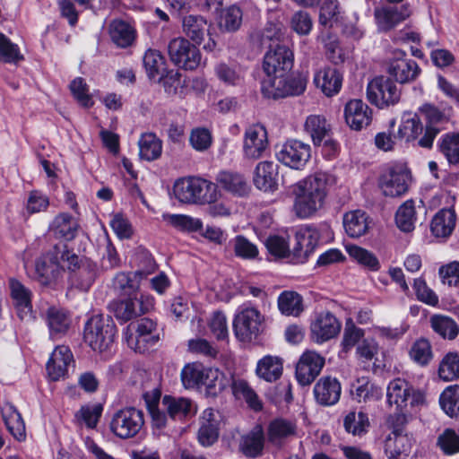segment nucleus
<instances>
[{"instance_id":"obj_1","label":"nucleus","mask_w":459,"mask_h":459,"mask_svg":"<svg viewBox=\"0 0 459 459\" xmlns=\"http://www.w3.org/2000/svg\"><path fill=\"white\" fill-rule=\"evenodd\" d=\"M334 178L325 172H316L297 182L292 188L293 212L301 219L313 218L326 201Z\"/></svg>"},{"instance_id":"obj_2","label":"nucleus","mask_w":459,"mask_h":459,"mask_svg":"<svg viewBox=\"0 0 459 459\" xmlns=\"http://www.w3.org/2000/svg\"><path fill=\"white\" fill-rule=\"evenodd\" d=\"M116 333L117 327L112 319L95 315L85 324L83 340L93 351L102 353L110 349Z\"/></svg>"},{"instance_id":"obj_3","label":"nucleus","mask_w":459,"mask_h":459,"mask_svg":"<svg viewBox=\"0 0 459 459\" xmlns=\"http://www.w3.org/2000/svg\"><path fill=\"white\" fill-rule=\"evenodd\" d=\"M386 396L388 404L395 406L399 412H403L408 406L412 412H416L428 404L425 394L414 389L402 378L394 379L389 383Z\"/></svg>"},{"instance_id":"obj_4","label":"nucleus","mask_w":459,"mask_h":459,"mask_svg":"<svg viewBox=\"0 0 459 459\" xmlns=\"http://www.w3.org/2000/svg\"><path fill=\"white\" fill-rule=\"evenodd\" d=\"M144 425L143 412L134 407H126L116 411L110 420L111 432L121 439L134 437Z\"/></svg>"},{"instance_id":"obj_5","label":"nucleus","mask_w":459,"mask_h":459,"mask_svg":"<svg viewBox=\"0 0 459 459\" xmlns=\"http://www.w3.org/2000/svg\"><path fill=\"white\" fill-rule=\"evenodd\" d=\"M155 331L156 324L149 318H143L128 325L123 334L130 349L136 352H144L157 342Z\"/></svg>"},{"instance_id":"obj_6","label":"nucleus","mask_w":459,"mask_h":459,"mask_svg":"<svg viewBox=\"0 0 459 459\" xmlns=\"http://www.w3.org/2000/svg\"><path fill=\"white\" fill-rule=\"evenodd\" d=\"M411 183V171L403 163L390 165L379 179L380 189L385 195L390 197H397L406 194Z\"/></svg>"},{"instance_id":"obj_7","label":"nucleus","mask_w":459,"mask_h":459,"mask_svg":"<svg viewBox=\"0 0 459 459\" xmlns=\"http://www.w3.org/2000/svg\"><path fill=\"white\" fill-rule=\"evenodd\" d=\"M264 317L255 307H242L233 320L236 337L241 342L255 339L263 330Z\"/></svg>"},{"instance_id":"obj_8","label":"nucleus","mask_w":459,"mask_h":459,"mask_svg":"<svg viewBox=\"0 0 459 459\" xmlns=\"http://www.w3.org/2000/svg\"><path fill=\"white\" fill-rule=\"evenodd\" d=\"M168 52L170 60L180 68L195 70L201 65L200 50L185 38L171 39L168 46Z\"/></svg>"},{"instance_id":"obj_9","label":"nucleus","mask_w":459,"mask_h":459,"mask_svg":"<svg viewBox=\"0 0 459 459\" xmlns=\"http://www.w3.org/2000/svg\"><path fill=\"white\" fill-rule=\"evenodd\" d=\"M277 160L293 169H302L311 157V147L299 140H289L276 151Z\"/></svg>"},{"instance_id":"obj_10","label":"nucleus","mask_w":459,"mask_h":459,"mask_svg":"<svg viewBox=\"0 0 459 459\" xmlns=\"http://www.w3.org/2000/svg\"><path fill=\"white\" fill-rule=\"evenodd\" d=\"M293 51L285 45L271 46L264 56L263 69L266 76L287 74L293 67Z\"/></svg>"},{"instance_id":"obj_11","label":"nucleus","mask_w":459,"mask_h":459,"mask_svg":"<svg viewBox=\"0 0 459 459\" xmlns=\"http://www.w3.org/2000/svg\"><path fill=\"white\" fill-rule=\"evenodd\" d=\"M400 90L389 78L378 76L370 81L367 88V97L370 103L384 108L398 102Z\"/></svg>"},{"instance_id":"obj_12","label":"nucleus","mask_w":459,"mask_h":459,"mask_svg":"<svg viewBox=\"0 0 459 459\" xmlns=\"http://www.w3.org/2000/svg\"><path fill=\"white\" fill-rule=\"evenodd\" d=\"M212 25L201 15L189 14L183 18L182 29L184 34L195 44L200 45L205 36H208V41L204 45V49L212 52L217 47V43L212 37Z\"/></svg>"},{"instance_id":"obj_13","label":"nucleus","mask_w":459,"mask_h":459,"mask_svg":"<svg viewBox=\"0 0 459 459\" xmlns=\"http://www.w3.org/2000/svg\"><path fill=\"white\" fill-rule=\"evenodd\" d=\"M341 328L340 321L329 311L317 313L310 325L311 336L316 343H323L336 337Z\"/></svg>"},{"instance_id":"obj_14","label":"nucleus","mask_w":459,"mask_h":459,"mask_svg":"<svg viewBox=\"0 0 459 459\" xmlns=\"http://www.w3.org/2000/svg\"><path fill=\"white\" fill-rule=\"evenodd\" d=\"M325 360L323 356L314 351H305L296 366V378L302 385H310L320 374Z\"/></svg>"},{"instance_id":"obj_15","label":"nucleus","mask_w":459,"mask_h":459,"mask_svg":"<svg viewBox=\"0 0 459 459\" xmlns=\"http://www.w3.org/2000/svg\"><path fill=\"white\" fill-rule=\"evenodd\" d=\"M268 147L267 132L261 125L249 126L244 134L243 154L247 159H259Z\"/></svg>"},{"instance_id":"obj_16","label":"nucleus","mask_w":459,"mask_h":459,"mask_svg":"<svg viewBox=\"0 0 459 459\" xmlns=\"http://www.w3.org/2000/svg\"><path fill=\"white\" fill-rule=\"evenodd\" d=\"M74 362V356L69 347L65 345L56 347L47 362L49 378L53 381L65 378Z\"/></svg>"},{"instance_id":"obj_17","label":"nucleus","mask_w":459,"mask_h":459,"mask_svg":"<svg viewBox=\"0 0 459 459\" xmlns=\"http://www.w3.org/2000/svg\"><path fill=\"white\" fill-rule=\"evenodd\" d=\"M344 118L351 129L359 131L370 125L372 110L361 100H351L344 107Z\"/></svg>"},{"instance_id":"obj_18","label":"nucleus","mask_w":459,"mask_h":459,"mask_svg":"<svg viewBox=\"0 0 459 459\" xmlns=\"http://www.w3.org/2000/svg\"><path fill=\"white\" fill-rule=\"evenodd\" d=\"M296 246L293 255L296 263H304L313 253L318 244L320 233L317 229L307 226L299 229L296 233Z\"/></svg>"},{"instance_id":"obj_19","label":"nucleus","mask_w":459,"mask_h":459,"mask_svg":"<svg viewBox=\"0 0 459 459\" xmlns=\"http://www.w3.org/2000/svg\"><path fill=\"white\" fill-rule=\"evenodd\" d=\"M313 393L317 403L332 406L340 400L342 386L335 377H324L316 382Z\"/></svg>"},{"instance_id":"obj_20","label":"nucleus","mask_w":459,"mask_h":459,"mask_svg":"<svg viewBox=\"0 0 459 459\" xmlns=\"http://www.w3.org/2000/svg\"><path fill=\"white\" fill-rule=\"evenodd\" d=\"M314 83L327 96L336 95L342 85V75L335 67L325 66L314 74Z\"/></svg>"},{"instance_id":"obj_21","label":"nucleus","mask_w":459,"mask_h":459,"mask_svg":"<svg viewBox=\"0 0 459 459\" xmlns=\"http://www.w3.org/2000/svg\"><path fill=\"white\" fill-rule=\"evenodd\" d=\"M414 444L407 434L393 432L385 441V454L388 459H407Z\"/></svg>"},{"instance_id":"obj_22","label":"nucleus","mask_w":459,"mask_h":459,"mask_svg":"<svg viewBox=\"0 0 459 459\" xmlns=\"http://www.w3.org/2000/svg\"><path fill=\"white\" fill-rule=\"evenodd\" d=\"M9 287L13 306L21 319L30 318L32 312L31 291L15 279L10 280Z\"/></svg>"},{"instance_id":"obj_23","label":"nucleus","mask_w":459,"mask_h":459,"mask_svg":"<svg viewBox=\"0 0 459 459\" xmlns=\"http://www.w3.org/2000/svg\"><path fill=\"white\" fill-rule=\"evenodd\" d=\"M278 176L277 164L269 160L261 161L255 169L254 184L264 192L273 191L277 187Z\"/></svg>"},{"instance_id":"obj_24","label":"nucleus","mask_w":459,"mask_h":459,"mask_svg":"<svg viewBox=\"0 0 459 459\" xmlns=\"http://www.w3.org/2000/svg\"><path fill=\"white\" fill-rule=\"evenodd\" d=\"M411 14L405 5L400 7L389 6L376 9L375 18L380 30H388L404 21Z\"/></svg>"},{"instance_id":"obj_25","label":"nucleus","mask_w":459,"mask_h":459,"mask_svg":"<svg viewBox=\"0 0 459 459\" xmlns=\"http://www.w3.org/2000/svg\"><path fill=\"white\" fill-rule=\"evenodd\" d=\"M331 124L323 115L313 114L307 117L304 131L310 136L314 145L319 146L330 135Z\"/></svg>"},{"instance_id":"obj_26","label":"nucleus","mask_w":459,"mask_h":459,"mask_svg":"<svg viewBox=\"0 0 459 459\" xmlns=\"http://www.w3.org/2000/svg\"><path fill=\"white\" fill-rule=\"evenodd\" d=\"M218 420L212 408L205 409L200 417L198 441L204 446H212L218 438Z\"/></svg>"},{"instance_id":"obj_27","label":"nucleus","mask_w":459,"mask_h":459,"mask_svg":"<svg viewBox=\"0 0 459 459\" xmlns=\"http://www.w3.org/2000/svg\"><path fill=\"white\" fill-rule=\"evenodd\" d=\"M58 256L53 255L52 252L39 258L35 264V278L44 286L50 285L58 275Z\"/></svg>"},{"instance_id":"obj_28","label":"nucleus","mask_w":459,"mask_h":459,"mask_svg":"<svg viewBox=\"0 0 459 459\" xmlns=\"http://www.w3.org/2000/svg\"><path fill=\"white\" fill-rule=\"evenodd\" d=\"M343 228L351 238H356L365 235L369 230V217L361 210H354L343 215Z\"/></svg>"},{"instance_id":"obj_29","label":"nucleus","mask_w":459,"mask_h":459,"mask_svg":"<svg viewBox=\"0 0 459 459\" xmlns=\"http://www.w3.org/2000/svg\"><path fill=\"white\" fill-rule=\"evenodd\" d=\"M456 213L452 209L438 211L431 220L430 230L436 238H447L455 230Z\"/></svg>"},{"instance_id":"obj_30","label":"nucleus","mask_w":459,"mask_h":459,"mask_svg":"<svg viewBox=\"0 0 459 459\" xmlns=\"http://www.w3.org/2000/svg\"><path fill=\"white\" fill-rule=\"evenodd\" d=\"M46 323L50 338L56 340L66 333L70 326V318L65 310L50 307L46 312Z\"/></svg>"},{"instance_id":"obj_31","label":"nucleus","mask_w":459,"mask_h":459,"mask_svg":"<svg viewBox=\"0 0 459 459\" xmlns=\"http://www.w3.org/2000/svg\"><path fill=\"white\" fill-rule=\"evenodd\" d=\"M217 184L225 191L243 196L248 193L249 186L243 175L233 171H221L216 177Z\"/></svg>"},{"instance_id":"obj_32","label":"nucleus","mask_w":459,"mask_h":459,"mask_svg":"<svg viewBox=\"0 0 459 459\" xmlns=\"http://www.w3.org/2000/svg\"><path fill=\"white\" fill-rule=\"evenodd\" d=\"M283 361L280 357L266 355L258 360L255 373L259 378L267 382H274L281 377Z\"/></svg>"},{"instance_id":"obj_33","label":"nucleus","mask_w":459,"mask_h":459,"mask_svg":"<svg viewBox=\"0 0 459 459\" xmlns=\"http://www.w3.org/2000/svg\"><path fill=\"white\" fill-rule=\"evenodd\" d=\"M48 229L56 238L71 240L76 235L78 223L72 215L64 212L54 218Z\"/></svg>"},{"instance_id":"obj_34","label":"nucleus","mask_w":459,"mask_h":459,"mask_svg":"<svg viewBox=\"0 0 459 459\" xmlns=\"http://www.w3.org/2000/svg\"><path fill=\"white\" fill-rule=\"evenodd\" d=\"M389 74L401 83L411 82L419 75L420 67L411 59L396 58L389 65Z\"/></svg>"},{"instance_id":"obj_35","label":"nucleus","mask_w":459,"mask_h":459,"mask_svg":"<svg viewBox=\"0 0 459 459\" xmlns=\"http://www.w3.org/2000/svg\"><path fill=\"white\" fill-rule=\"evenodd\" d=\"M2 416L9 432L19 441L24 440L26 437L24 421L10 403H5L2 407Z\"/></svg>"},{"instance_id":"obj_36","label":"nucleus","mask_w":459,"mask_h":459,"mask_svg":"<svg viewBox=\"0 0 459 459\" xmlns=\"http://www.w3.org/2000/svg\"><path fill=\"white\" fill-rule=\"evenodd\" d=\"M264 444V431L261 426H255L242 437L240 449L247 457H257L262 454Z\"/></svg>"},{"instance_id":"obj_37","label":"nucleus","mask_w":459,"mask_h":459,"mask_svg":"<svg viewBox=\"0 0 459 459\" xmlns=\"http://www.w3.org/2000/svg\"><path fill=\"white\" fill-rule=\"evenodd\" d=\"M109 34L113 42L121 48L130 46L135 38L134 27L122 20H115L110 23Z\"/></svg>"},{"instance_id":"obj_38","label":"nucleus","mask_w":459,"mask_h":459,"mask_svg":"<svg viewBox=\"0 0 459 459\" xmlns=\"http://www.w3.org/2000/svg\"><path fill=\"white\" fill-rule=\"evenodd\" d=\"M161 405L169 417L174 420L186 417L193 411L192 402L183 397L165 395L162 398Z\"/></svg>"},{"instance_id":"obj_39","label":"nucleus","mask_w":459,"mask_h":459,"mask_svg":"<svg viewBox=\"0 0 459 459\" xmlns=\"http://www.w3.org/2000/svg\"><path fill=\"white\" fill-rule=\"evenodd\" d=\"M163 221L178 230L185 232H196L203 229V221L186 214L164 213Z\"/></svg>"},{"instance_id":"obj_40","label":"nucleus","mask_w":459,"mask_h":459,"mask_svg":"<svg viewBox=\"0 0 459 459\" xmlns=\"http://www.w3.org/2000/svg\"><path fill=\"white\" fill-rule=\"evenodd\" d=\"M141 279L135 273H117L113 279V287L121 295L133 297L138 293Z\"/></svg>"},{"instance_id":"obj_41","label":"nucleus","mask_w":459,"mask_h":459,"mask_svg":"<svg viewBox=\"0 0 459 459\" xmlns=\"http://www.w3.org/2000/svg\"><path fill=\"white\" fill-rule=\"evenodd\" d=\"M422 125L416 114L404 112L398 129V138L404 139L406 142L414 141L422 133Z\"/></svg>"},{"instance_id":"obj_42","label":"nucleus","mask_w":459,"mask_h":459,"mask_svg":"<svg viewBox=\"0 0 459 459\" xmlns=\"http://www.w3.org/2000/svg\"><path fill=\"white\" fill-rule=\"evenodd\" d=\"M232 392L237 399H243L254 411L262 410L263 403L257 394L244 379H234L232 382Z\"/></svg>"},{"instance_id":"obj_43","label":"nucleus","mask_w":459,"mask_h":459,"mask_svg":"<svg viewBox=\"0 0 459 459\" xmlns=\"http://www.w3.org/2000/svg\"><path fill=\"white\" fill-rule=\"evenodd\" d=\"M204 376L206 377V380L203 388H204L207 395L216 396L221 393L230 383V379L218 368L207 367Z\"/></svg>"},{"instance_id":"obj_44","label":"nucleus","mask_w":459,"mask_h":459,"mask_svg":"<svg viewBox=\"0 0 459 459\" xmlns=\"http://www.w3.org/2000/svg\"><path fill=\"white\" fill-rule=\"evenodd\" d=\"M432 329L445 339L453 340L459 333L458 324L450 316L445 315H433L430 317Z\"/></svg>"},{"instance_id":"obj_45","label":"nucleus","mask_w":459,"mask_h":459,"mask_svg":"<svg viewBox=\"0 0 459 459\" xmlns=\"http://www.w3.org/2000/svg\"><path fill=\"white\" fill-rule=\"evenodd\" d=\"M296 431V425L284 419H276L268 426L269 441L279 445L285 438L293 436Z\"/></svg>"},{"instance_id":"obj_46","label":"nucleus","mask_w":459,"mask_h":459,"mask_svg":"<svg viewBox=\"0 0 459 459\" xmlns=\"http://www.w3.org/2000/svg\"><path fill=\"white\" fill-rule=\"evenodd\" d=\"M438 147L449 164H459V133L443 134L438 141Z\"/></svg>"},{"instance_id":"obj_47","label":"nucleus","mask_w":459,"mask_h":459,"mask_svg":"<svg viewBox=\"0 0 459 459\" xmlns=\"http://www.w3.org/2000/svg\"><path fill=\"white\" fill-rule=\"evenodd\" d=\"M278 307L285 316H299L303 311L302 298L295 291H283L278 298Z\"/></svg>"},{"instance_id":"obj_48","label":"nucleus","mask_w":459,"mask_h":459,"mask_svg":"<svg viewBox=\"0 0 459 459\" xmlns=\"http://www.w3.org/2000/svg\"><path fill=\"white\" fill-rule=\"evenodd\" d=\"M138 144L139 155L143 160L152 161L158 159L161 154V142L153 134H143Z\"/></svg>"},{"instance_id":"obj_49","label":"nucleus","mask_w":459,"mask_h":459,"mask_svg":"<svg viewBox=\"0 0 459 459\" xmlns=\"http://www.w3.org/2000/svg\"><path fill=\"white\" fill-rule=\"evenodd\" d=\"M195 195L194 204H211L220 198L221 192L217 184L198 177Z\"/></svg>"},{"instance_id":"obj_50","label":"nucleus","mask_w":459,"mask_h":459,"mask_svg":"<svg viewBox=\"0 0 459 459\" xmlns=\"http://www.w3.org/2000/svg\"><path fill=\"white\" fill-rule=\"evenodd\" d=\"M416 220L414 202L412 200L405 201L400 205L395 214L397 227L403 232H411L415 229Z\"/></svg>"},{"instance_id":"obj_51","label":"nucleus","mask_w":459,"mask_h":459,"mask_svg":"<svg viewBox=\"0 0 459 459\" xmlns=\"http://www.w3.org/2000/svg\"><path fill=\"white\" fill-rule=\"evenodd\" d=\"M198 177L178 179L173 186L176 198L184 204H194Z\"/></svg>"},{"instance_id":"obj_52","label":"nucleus","mask_w":459,"mask_h":459,"mask_svg":"<svg viewBox=\"0 0 459 459\" xmlns=\"http://www.w3.org/2000/svg\"><path fill=\"white\" fill-rule=\"evenodd\" d=\"M345 249L349 255L360 265L373 272L379 270L380 263L372 252L356 245H347Z\"/></svg>"},{"instance_id":"obj_53","label":"nucleus","mask_w":459,"mask_h":459,"mask_svg":"<svg viewBox=\"0 0 459 459\" xmlns=\"http://www.w3.org/2000/svg\"><path fill=\"white\" fill-rule=\"evenodd\" d=\"M109 309L116 318L122 323L127 322L134 317L139 316L136 302L133 297L122 300H114L109 304Z\"/></svg>"},{"instance_id":"obj_54","label":"nucleus","mask_w":459,"mask_h":459,"mask_svg":"<svg viewBox=\"0 0 459 459\" xmlns=\"http://www.w3.org/2000/svg\"><path fill=\"white\" fill-rule=\"evenodd\" d=\"M439 404L444 412L451 418L459 415V386L446 387L439 397Z\"/></svg>"},{"instance_id":"obj_55","label":"nucleus","mask_w":459,"mask_h":459,"mask_svg":"<svg viewBox=\"0 0 459 459\" xmlns=\"http://www.w3.org/2000/svg\"><path fill=\"white\" fill-rule=\"evenodd\" d=\"M207 367L201 363L186 364L181 370V381L187 389L199 388V381L204 376Z\"/></svg>"},{"instance_id":"obj_56","label":"nucleus","mask_w":459,"mask_h":459,"mask_svg":"<svg viewBox=\"0 0 459 459\" xmlns=\"http://www.w3.org/2000/svg\"><path fill=\"white\" fill-rule=\"evenodd\" d=\"M285 75L272 74L266 76L262 82V92L264 97L269 99L285 98Z\"/></svg>"},{"instance_id":"obj_57","label":"nucleus","mask_w":459,"mask_h":459,"mask_svg":"<svg viewBox=\"0 0 459 459\" xmlns=\"http://www.w3.org/2000/svg\"><path fill=\"white\" fill-rule=\"evenodd\" d=\"M242 10L238 6L230 5L221 11L219 26L229 32L236 31L242 23Z\"/></svg>"},{"instance_id":"obj_58","label":"nucleus","mask_w":459,"mask_h":459,"mask_svg":"<svg viewBox=\"0 0 459 459\" xmlns=\"http://www.w3.org/2000/svg\"><path fill=\"white\" fill-rule=\"evenodd\" d=\"M143 65L149 78H155L166 71V63L160 51L148 49L143 56Z\"/></svg>"},{"instance_id":"obj_59","label":"nucleus","mask_w":459,"mask_h":459,"mask_svg":"<svg viewBox=\"0 0 459 459\" xmlns=\"http://www.w3.org/2000/svg\"><path fill=\"white\" fill-rule=\"evenodd\" d=\"M369 421L368 415L362 411H351L344 418V428L354 436H361L368 431Z\"/></svg>"},{"instance_id":"obj_60","label":"nucleus","mask_w":459,"mask_h":459,"mask_svg":"<svg viewBox=\"0 0 459 459\" xmlns=\"http://www.w3.org/2000/svg\"><path fill=\"white\" fill-rule=\"evenodd\" d=\"M364 330L357 327L352 318H347L342 340V351L348 352L357 346L364 339Z\"/></svg>"},{"instance_id":"obj_61","label":"nucleus","mask_w":459,"mask_h":459,"mask_svg":"<svg viewBox=\"0 0 459 459\" xmlns=\"http://www.w3.org/2000/svg\"><path fill=\"white\" fill-rule=\"evenodd\" d=\"M438 376L444 381H453L459 377V354L447 353L440 362Z\"/></svg>"},{"instance_id":"obj_62","label":"nucleus","mask_w":459,"mask_h":459,"mask_svg":"<svg viewBox=\"0 0 459 459\" xmlns=\"http://www.w3.org/2000/svg\"><path fill=\"white\" fill-rule=\"evenodd\" d=\"M290 238L287 235H271L265 241L268 252L278 258L290 255Z\"/></svg>"},{"instance_id":"obj_63","label":"nucleus","mask_w":459,"mask_h":459,"mask_svg":"<svg viewBox=\"0 0 459 459\" xmlns=\"http://www.w3.org/2000/svg\"><path fill=\"white\" fill-rule=\"evenodd\" d=\"M438 276L442 284L449 288H458L459 296V262L452 261L443 264L438 269Z\"/></svg>"},{"instance_id":"obj_64","label":"nucleus","mask_w":459,"mask_h":459,"mask_svg":"<svg viewBox=\"0 0 459 459\" xmlns=\"http://www.w3.org/2000/svg\"><path fill=\"white\" fill-rule=\"evenodd\" d=\"M437 446L446 455L459 453V435L452 429H446L437 437Z\"/></svg>"}]
</instances>
